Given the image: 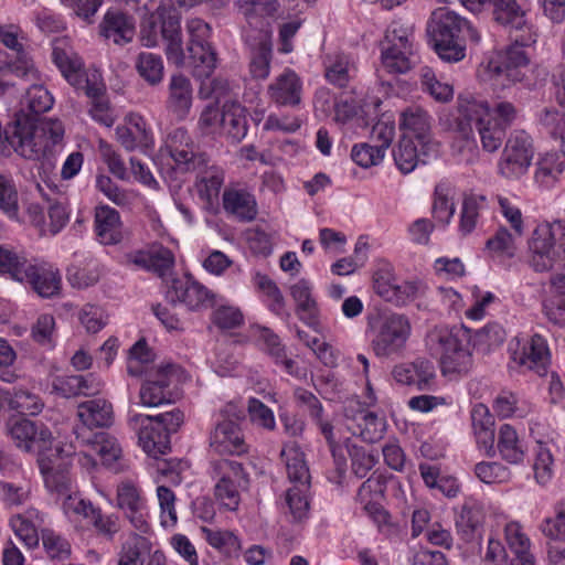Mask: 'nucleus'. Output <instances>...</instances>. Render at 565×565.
Here are the masks:
<instances>
[{
    "label": "nucleus",
    "mask_w": 565,
    "mask_h": 565,
    "mask_svg": "<svg viewBox=\"0 0 565 565\" xmlns=\"http://www.w3.org/2000/svg\"><path fill=\"white\" fill-rule=\"evenodd\" d=\"M64 126L57 119L36 121L23 109L7 126V141L15 153L28 160H43L54 167L55 156L63 148Z\"/></svg>",
    "instance_id": "1"
},
{
    "label": "nucleus",
    "mask_w": 565,
    "mask_h": 565,
    "mask_svg": "<svg viewBox=\"0 0 565 565\" xmlns=\"http://www.w3.org/2000/svg\"><path fill=\"white\" fill-rule=\"evenodd\" d=\"M471 330L460 326H435L425 335V348L439 361L444 375H467L473 366Z\"/></svg>",
    "instance_id": "2"
},
{
    "label": "nucleus",
    "mask_w": 565,
    "mask_h": 565,
    "mask_svg": "<svg viewBox=\"0 0 565 565\" xmlns=\"http://www.w3.org/2000/svg\"><path fill=\"white\" fill-rule=\"evenodd\" d=\"M427 33L436 53L446 62H458L465 57L466 35L473 43L480 41L478 31L466 19L447 8H438L433 12Z\"/></svg>",
    "instance_id": "3"
},
{
    "label": "nucleus",
    "mask_w": 565,
    "mask_h": 565,
    "mask_svg": "<svg viewBox=\"0 0 565 565\" xmlns=\"http://www.w3.org/2000/svg\"><path fill=\"white\" fill-rule=\"evenodd\" d=\"M457 131L467 141H475V130L478 132L482 148L488 152L497 151L505 138L503 127L495 126L490 119V106L483 99L459 97Z\"/></svg>",
    "instance_id": "4"
},
{
    "label": "nucleus",
    "mask_w": 565,
    "mask_h": 565,
    "mask_svg": "<svg viewBox=\"0 0 565 565\" xmlns=\"http://www.w3.org/2000/svg\"><path fill=\"white\" fill-rule=\"evenodd\" d=\"M188 41L185 65L193 68V75L209 78L217 65V53L211 43L212 29L200 18H192L185 25Z\"/></svg>",
    "instance_id": "5"
},
{
    "label": "nucleus",
    "mask_w": 565,
    "mask_h": 565,
    "mask_svg": "<svg viewBox=\"0 0 565 565\" xmlns=\"http://www.w3.org/2000/svg\"><path fill=\"white\" fill-rule=\"evenodd\" d=\"M373 338L371 349L381 359L401 355L411 337L409 319L402 313L390 312L381 315L372 326Z\"/></svg>",
    "instance_id": "6"
},
{
    "label": "nucleus",
    "mask_w": 565,
    "mask_h": 565,
    "mask_svg": "<svg viewBox=\"0 0 565 565\" xmlns=\"http://www.w3.org/2000/svg\"><path fill=\"white\" fill-rule=\"evenodd\" d=\"M245 418L243 407L226 404L218 413L210 434V447L220 455H243L247 452L239 422Z\"/></svg>",
    "instance_id": "7"
},
{
    "label": "nucleus",
    "mask_w": 565,
    "mask_h": 565,
    "mask_svg": "<svg viewBox=\"0 0 565 565\" xmlns=\"http://www.w3.org/2000/svg\"><path fill=\"white\" fill-rule=\"evenodd\" d=\"M63 41H55L52 50V60L65 79L77 90H83L92 100L105 97V85L98 73L88 76L84 71L82 58L67 50Z\"/></svg>",
    "instance_id": "8"
},
{
    "label": "nucleus",
    "mask_w": 565,
    "mask_h": 565,
    "mask_svg": "<svg viewBox=\"0 0 565 565\" xmlns=\"http://www.w3.org/2000/svg\"><path fill=\"white\" fill-rule=\"evenodd\" d=\"M415 64L414 46L407 29L391 25L381 41V66L377 68L379 77L382 73L404 74Z\"/></svg>",
    "instance_id": "9"
},
{
    "label": "nucleus",
    "mask_w": 565,
    "mask_h": 565,
    "mask_svg": "<svg viewBox=\"0 0 565 565\" xmlns=\"http://www.w3.org/2000/svg\"><path fill=\"white\" fill-rule=\"evenodd\" d=\"M514 43L500 55L497 62H490V71L498 79L510 83L522 82L529 67L530 58L524 47L536 42V35L526 31L514 36Z\"/></svg>",
    "instance_id": "10"
},
{
    "label": "nucleus",
    "mask_w": 565,
    "mask_h": 565,
    "mask_svg": "<svg viewBox=\"0 0 565 565\" xmlns=\"http://www.w3.org/2000/svg\"><path fill=\"white\" fill-rule=\"evenodd\" d=\"M534 156L533 141L524 130H516L507 140L499 172L507 179L518 180L524 175Z\"/></svg>",
    "instance_id": "11"
},
{
    "label": "nucleus",
    "mask_w": 565,
    "mask_h": 565,
    "mask_svg": "<svg viewBox=\"0 0 565 565\" xmlns=\"http://www.w3.org/2000/svg\"><path fill=\"white\" fill-rule=\"evenodd\" d=\"M166 298L173 305L183 303L190 310L211 308L216 302V295L188 274L171 280Z\"/></svg>",
    "instance_id": "12"
},
{
    "label": "nucleus",
    "mask_w": 565,
    "mask_h": 565,
    "mask_svg": "<svg viewBox=\"0 0 565 565\" xmlns=\"http://www.w3.org/2000/svg\"><path fill=\"white\" fill-rule=\"evenodd\" d=\"M213 472L218 478L214 488L216 499L227 509L236 510L239 504L238 487L246 481L242 463L221 459L213 462Z\"/></svg>",
    "instance_id": "13"
},
{
    "label": "nucleus",
    "mask_w": 565,
    "mask_h": 565,
    "mask_svg": "<svg viewBox=\"0 0 565 565\" xmlns=\"http://www.w3.org/2000/svg\"><path fill=\"white\" fill-rule=\"evenodd\" d=\"M164 150L178 168L184 172L195 171L209 162L206 154L199 150V147L183 128H177L168 134Z\"/></svg>",
    "instance_id": "14"
},
{
    "label": "nucleus",
    "mask_w": 565,
    "mask_h": 565,
    "mask_svg": "<svg viewBox=\"0 0 565 565\" xmlns=\"http://www.w3.org/2000/svg\"><path fill=\"white\" fill-rule=\"evenodd\" d=\"M8 430L15 446L25 452H42L52 441L51 430L40 420L15 419Z\"/></svg>",
    "instance_id": "15"
},
{
    "label": "nucleus",
    "mask_w": 565,
    "mask_h": 565,
    "mask_svg": "<svg viewBox=\"0 0 565 565\" xmlns=\"http://www.w3.org/2000/svg\"><path fill=\"white\" fill-rule=\"evenodd\" d=\"M431 116L419 106H409L402 114L399 127L403 135L415 138L423 148L424 156H437L438 143L431 140Z\"/></svg>",
    "instance_id": "16"
},
{
    "label": "nucleus",
    "mask_w": 565,
    "mask_h": 565,
    "mask_svg": "<svg viewBox=\"0 0 565 565\" xmlns=\"http://www.w3.org/2000/svg\"><path fill=\"white\" fill-rule=\"evenodd\" d=\"M21 32L18 25H2L0 26V41L11 50V53L6 52L7 66L10 67L12 74L21 78H36L38 70L34 66L29 53L24 50V45L19 41V33Z\"/></svg>",
    "instance_id": "17"
},
{
    "label": "nucleus",
    "mask_w": 565,
    "mask_h": 565,
    "mask_svg": "<svg viewBox=\"0 0 565 565\" xmlns=\"http://www.w3.org/2000/svg\"><path fill=\"white\" fill-rule=\"evenodd\" d=\"M128 424L137 433L139 444L148 455L157 458L170 449V436L151 415L134 414Z\"/></svg>",
    "instance_id": "18"
},
{
    "label": "nucleus",
    "mask_w": 565,
    "mask_h": 565,
    "mask_svg": "<svg viewBox=\"0 0 565 565\" xmlns=\"http://www.w3.org/2000/svg\"><path fill=\"white\" fill-rule=\"evenodd\" d=\"M344 416L348 429L365 443H376L383 437L386 428L385 419L362 407L359 403L345 406Z\"/></svg>",
    "instance_id": "19"
},
{
    "label": "nucleus",
    "mask_w": 565,
    "mask_h": 565,
    "mask_svg": "<svg viewBox=\"0 0 565 565\" xmlns=\"http://www.w3.org/2000/svg\"><path fill=\"white\" fill-rule=\"evenodd\" d=\"M56 459L40 460V469L44 477L45 487L52 493H56L64 499L72 493V480L68 473L71 466V452L56 448Z\"/></svg>",
    "instance_id": "20"
},
{
    "label": "nucleus",
    "mask_w": 565,
    "mask_h": 565,
    "mask_svg": "<svg viewBox=\"0 0 565 565\" xmlns=\"http://www.w3.org/2000/svg\"><path fill=\"white\" fill-rule=\"evenodd\" d=\"M512 359L521 367L533 371L539 376L546 375L551 363L546 340L540 334L532 335L513 352Z\"/></svg>",
    "instance_id": "21"
},
{
    "label": "nucleus",
    "mask_w": 565,
    "mask_h": 565,
    "mask_svg": "<svg viewBox=\"0 0 565 565\" xmlns=\"http://www.w3.org/2000/svg\"><path fill=\"white\" fill-rule=\"evenodd\" d=\"M245 42L249 46V72L255 79H265L270 72L273 56L271 40L267 31L255 29L246 33Z\"/></svg>",
    "instance_id": "22"
},
{
    "label": "nucleus",
    "mask_w": 565,
    "mask_h": 565,
    "mask_svg": "<svg viewBox=\"0 0 565 565\" xmlns=\"http://www.w3.org/2000/svg\"><path fill=\"white\" fill-rule=\"evenodd\" d=\"M100 35L116 45L130 43L135 35V19L117 9L108 10L99 25Z\"/></svg>",
    "instance_id": "23"
},
{
    "label": "nucleus",
    "mask_w": 565,
    "mask_h": 565,
    "mask_svg": "<svg viewBox=\"0 0 565 565\" xmlns=\"http://www.w3.org/2000/svg\"><path fill=\"white\" fill-rule=\"evenodd\" d=\"M252 334L277 365H281L289 375L298 374L296 361L287 356L286 347L271 329L263 326H253Z\"/></svg>",
    "instance_id": "24"
},
{
    "label": "nucleus",
    "mask_w": 565,
    "mask_h": 565,
    "mask_svg": "<svg viewBox=\"0 0 565 565\" xmlns=\"http://www.w3.org/2000/svg\"><path fill=\"white\" fill-rule=\"evenodd\" d=\"M161 39L167 42L166 54L175 65H185V52L182 47L179 14L161 8Z\"/></svg>",
    "instance_id": "25"
},
{
    "label": "nucleus",
    "mask_w": 565,
    "mask_h": 565,
    "mask_svg": "<svg viewBox=\"0 0 565 565\" xmlns=\"http://www.w3.org/2000/svg\"><path fill=\"white\" fill-rule=\"evenodd\" d=\"M95 233L104 245H117L122 242V223L117 210L100 205L95 209Z\"/></svg>",
    "instance_id": "26"
},
{
    "label": "nucleus",
    "mask_w": 565,
    "mask_h": 565,
    "mask_svg": "<svg viewBox=\"0 0 565 565\" xmlns=\"http://www.w3.org/2000/svg\"><path fill=\"white\" fill-rule=\"evenodd\" d=\"M302 84L298 75L291 70H285L268 86L269 98L280 106H296L301 100Z\"/></svg>",
    "instance_id": "27"
},
{
    "label": "nucleus",
    "mask_w": 565,
    "mask_h": 565,
    "mask_svg": "<svg viewBox=\"0 0 565 565\" xmlns=\"http://www.w3.org/2000/svg\"><path fill=\"white\" fill-rule=\"evenodd\" d=\"M172 365H167L156 372L153 379L147 380L140 388V402L143 406L154 407L171 402L169 391Z\"/></svg>",
    "instance_id": "28"
},
{
    "label": "nucleus",
    "mask_w": 565,
    "mask_h": 565,
    "mask_svg": "<svg viewBox=\"0 0 565 565\" xmlns=\"http://www.w3.org/2000/svg\"><path fill=\"white\" fill-rule=\"evenodd\" d=\"M493 20L510 31L526 33L532 32L526 21V13L516 0H492Z\"/></svg>",
    "instance_id": "29"
},
{
    "label": "nucleus",
    "mask_w": 565,
    "mask_h": 565,
    "mask_svg": "<svg viewBox=\"0 0 565 565\" xmlns=\"http://www.w3.org/2000/svg\"><path fill=\"white\" fill-rule=\"evenodd\" d=\"M20 281L31 284L34 291L44 298L56 295L61 288L58 270H54L52 267L32 265L30 263L25 266Z\"/></svg>",
    "instance_id": "30"
},
{
    "label": "nucleus",
    "mask_w": 565,
    "mask_h": 565,
    "mask_svg": "<svg viewBox=\"0 0 565 565\" xmlns=\"http://www.w3.org/2000/svg\"><path fill=\"white\" fill-rule=\"evenodd\" d=\"M167 109L177 118L184 119L192 106V85L183 74H173L170 78Z\"/></svg>",
    "instance_id": "31"
},
{
    "label": "nucleus",
    "mask_w": 565,
    "mask_h": 565,
    "mask_svg": "<svg viewBox=\"0 0 565 565\" xmlns=\"http://www.w3.org/2000/svg\"><path fill=\"white\" fill-rule=\"evenodd\" d=\"M8 408L21 414L36 415L43 404L38 395L23 387L0 388V409Z\"/></svg>",
    "instance_id": "32"
},
{
    "label": "nucleus",
    "mask_w": 565,
    "mask_h": 565,
    "mask_svg": "<svg viewBox=\"0 0 565 565\" xmlns=\"http://www.w3.org/2000/svg\"><path fill=\"white\" fill-rule=\"evenodd\" d=\"M497 450L504 461L512 465L522 463L526 454L524 441L519 437L516 429L510 424H503L499 427Z\"/></svg>",
    "instance_id": "33"
},
{
    "label": "nucleus",
    "mask_w": 565,
    "mask_h": 565,
    "mask_svg": "<svg viewBox=\"0 0 565 565\" xmlns=\"http://www.w3.org/2000/svg\"><path fill=\"white\" fill-rule=\"evenodd\" d=\"M116 135L120 145L128 151H134L138 148L146 149L152 143L151 134L140 116H131L128 125L118 126Z\"/></svg>",
    "instance_id": "34"
},
{
    "label": "nucleus",
    "mask_w": 565,
    "mask_h": 565,
    "mask_svg": "<svg viewBox=\"0 0 565 565\" xmlns=\"http://www.w3.org/2000/svg\"><path fill=\"white\" fill-rule=\"evenodd\" d=\"M77 416L88 428L108 427L113 424V405L103 398L83 402L77 407Z\"/></svg>",
    "instance_id": "35"
},
{
    "label": "nucleus",
    "mask_w": 565,
    "mask_h": 565,
    "mask_svg": "<svg viewBox=\"0 0 565 565\" xmlns=\"http://www.w3.org/2000/svg\"><path fill=\"white\" fill-rule=\"evenodd\" d=\"M223 206L227 213L242 222H250L257 215L255 196L245 190H225Z\"/></svg>",
    "instance_id": "36"
},
{
    "label": "nucleus",
    "mask_w": 565,
    "mask_h": 565,
    "mask_svg": "<svg viewBox=\"0 0 565 565\" xmlns=\"http://www.w3.org/2000/svg\"><path fill=\"white\" fill-rule=\"evenodd\" d=\"M247 127L245 108L236 102L225 103L221 134L234 142H239L246 136Z\"/></svg>",
    "instance_id": "37"
},
{
    "label": "nucleus",
    "mask_w": 565,
    "mask_h": 565,
    "mask_svg": "<svg viewBox=\"0 0 565 565\" xmlns=\"http://www.w3.org/2000/svg\"><path fill=\"white\" fill-rule=\"evenodd\" d=\"M285 458L288 478L296 486H309L310 473L305 461V454L296 441L288 443L281 450Z\"/></svg>",
    "instance_id": "38"
},
{
    "label": "nucleus",
    "mask_w": 565,
    "mask_h": 565,
    "mask_svg": "<svg viewBox=\"0 0 565 565\" xmlns=\"http://www.w3.org/2000/svg\"><path fill=\"white\" fill-rule=\"evenodd\" d=\"M565 221L557 220L550 225L540 226L534 230L529 247L532 253L551 254L553 246L562 242L564 236Z\"/></svg>",
    "instance_id": "39"
},
{
    "label": "nucleus",
    "mask_w": 565,
    "mask_h": 565,
    "mask_svg": "<svg viewBox=\"0 0 565 565\" xmlns=\"http://www.w3.org/2000/svg\"><path fill=\"white\" fill-rule=\"evenodd\" d=\"M393 156L396 167L404 174L414 171L419 162L426 164L430 157L424 156L423 149L419 152L414 140L407 135H403L399 139L397 147L393 150Z\"/></svg>",
    "instance_id": "40"
},
{
    "label": "nucleus",
    "mask_w": 565,
    "mask_h": 565,
    "mask_svg": "<svg viewBox=\"0 0 565 565\" xmlns=\"http://www.w3.org/2000/svg\"><path fill=\"white\" fill-rule=\"evenodd\" d=\"M40 540L47 559L52 563H64L71 558L72 545L62 534L51 529H42Z\"/></svg>",
    "instance_id": "41"
},
{
    "label": "nucleus",
    "mask_w": 565,
    "mask_h": 565,
    "mask_svg": "<svg viewBox=\"0 0 565 565\" xmlns=\"http://www.w3.org/2000/svg\"><path fill=\"white\" fill-rule=\"evenodd\" d=\"M241 13L250 26L263 24L265 18L274 17L279 9L278 0H238Z\"/></svg>",
    "instance_id": "42"
},
{
    "label": "nucleus",
    "mask_w": 565,
    "mask_h": 565,
    "mask_svg": "<svg viewBox=\"0 0 565 565\" xmlns=\"http://www.w3.org/2000/svg\"><path fill=\"white\" fill-rule=\"evenodd\" d=\"M53 104V96L44 86L32 85L21 102V109L25 111V115L33 117L34 120L41 121L40 115L50 110Z\"/></svg>",
    "instance_id": "43"
},
{
    "label": "nucleus",
    "mask_w": 565,
    "mask_h": 565,
    "mask_svg": "<svg viewBox=\"0 0 565 565\" xmlns=\"http://www.w3.org/2000/svg\"><path fill=\"white\" fill-rule=\"evenodd\" d=\"M138 75L150 86L160 84L164 75V64L161 55L152 52H140L135 62Z\"/></svg>",
    "instance_id": "44"
},
{
    "label": "nucleus",
    "mask_w": 565,
    "mask_h": 565,
    "mask_svg": "<svg viewBox=\"0 0 565 565\" xmlns=\"http://www.w3.org/2000/svg\"><path fill=\"white\" fill-rule=\"evenodd\" d=\"M195 171L199 172L195 184L200 198L207 201L217 198L224 182L223 170L215 166L209 167L206 162L205 166Z\"/></svg>",
    "instance_id": "45"
},
{
    "label": "nucleus",
    "mask_w": 565,
    "mask_h": 565,
    "mask_svg": "<svg viewBox=\"0 0 565 565\" xmlns=\"http://www.w3.org/2000/svg\"><path fill=\"white\" fill-rule=\"evenodd\" d=\"M83 441L90 446L92 451L100 457L104 465L117 470L114 465L121 456V448L115 437L107 433H97L93 438L83 439Z\"/></svg>",
    "instance_id": "46"
},
{
    "label": "nucleus",
    "mask_w": 565,
    "mask_h": 565,
    "mask_svg": "<svg viewBox=\"0 0 565 565\" xmlns=\"http://www.w3.org/2000/svg\"><path fill=\"white\" fill-rule=\"evenodd\" d=\"M290 294L297 303L296 312L299 318L307 323H311L316 319L317 302L312 298L309 281L300 279L291 286Z\"/></svg>",
    "instance_id": "47"
},
{
    "label": "nucleus",
    "mask_w": 565,
    "mask_h": 565,
    "mask_svg": "<svg viewBox=\"0 0 565 565\" xmlns=\"http://www.w3.org/2000/svg\"><path fill=\"white\" fill-rule=\"evenodd\" d=\"M0 211L11 220L19 216V192L10 172L0 170Z\"/></svg>",
    "instance_id": "48"
},
{
    "label": "nucleus",
    "mask_w": 565,
    "mask_h": 565,
    "mask_svg": "<svg viewBox=\"0 0 565 565\" xmlns=\"http://www.w3.org/2000/svg\"><path fill=\"white\" fill-rule=\"evenodd\" d=\"M564 163L557 153H546L536 162L535 182L544 188L552 186L564 171Z\"/></svg>",
    "instance_id": "49"
},
{
    "label": "nucleus",
    "mask_w": 565,
    "mask_h": 565,
    "mask_svg": "<svg viewBox=\"0 0 565 565\" xmlns=\"http://www.w3.org/2000/svg\"><path fill=\"white\" fill-rule=\"evenodd\" d=\"M504 339V329L499 323L491 322L475 332L471 340V348L488 353L500 347Z\"/></svg>",
    "instance_id": "50"
},
{
    "label": "nucleus",
    "mask_w": 565,
    "mask_h": 565,
    "mask_svg": "<svg viewBox=\"0 0 565 565\" xmlns=\"http://www.w3.org/2000/svg\"><path fill=\"white\" fill-rule=\"evenodd\" d=\"M486 206V198L483 195L470 194L465 196L460 213L459 231L463 234H470L476 225L480 211Z\"/></svg>",
    "instance_id": "51"
},
{
    "label": "nucleus",
    "mask_w": 565,
    "mask_h": 565,
    "mask_svg": "<svg viewBox=\"0 0 565 565\" xmlns=\"http://www.w3.org/2000/svg\"><path fill=\"white\" fill-rule=\"evenodd\" d=\"M451 188L447 183H439L435 188L433 216L443 224H449L455 214V204L450 199Z\"/></svg>",
    "instance_id": "52"
},
{
    "label": "nucleus",
    "mask_w": 565,
    "mask_h": 565,
    "mask_svg": "<svg viewBox=\"0 0 565 565\" xmlns=\"http://www.w3.org/2000/svg\"><path fill=\"white\" fill-rule=\"evenodd\" d=\"M309 486H294L286 492V504L294 522H302L309 515L307 491Z\"/></svg>",
    "instance_id": "53"
},
{
    "label": "nucleus",
    "mask_w": 565,
    "mask_h": 565,
    "mask_svg": "<svg viewBox=\"0 0 565 565\" xmlns=\"http://www.w3.org/2000/svg\"><path fill=\"white\" fill-rule=\"evenodd\" d=\"M480 524V513L475 507L463 504L456 518V529L465 542L473 539L475 532Z\"/></svg>",
    "instance_id": "54"
},
{
    "label": "nucleus",
    "mask_w": 565,
    "mask_h": 565,
    "mask_svg": "<svg viewBox=\"0 0 565 565\" xmlns=\"http://www.w3.org/2000/svg\"><path fill=\"white\" fill-rule=\"evenodd\" d=\"M152 361V353L143 339L137 341L129 350L127 372L131 376H141L146 365Z\"/></svg>",
    "instance_id": "55"
},
{
    "label": "nucleus",
    "mask_w": 565,
    "mask_h": 565,
    "mask_svg": "<svg viewBox=\"0 0 565 565\" xmlns=\"http://www.w3.org/2000/svg\"><path fill=\"white\" fill-rule=\"evenodd\" d=\"M422 85L424 90L429 93V95L439 103H447L454 96L452 86L439 82L428 67L422 70Z\"/></svg>",
    "instance_id": "56"
},
{
    "label": "nucleus",
    "mask_w": 565,
    "mask_h": 565,
    "mask_svg": "<svg viewBox=\"0 0 565 565\" xmlns=\"http://www.w3.org/2000/svg\"><path fill=\"white\" fill-rule=\"evenodd\" d=\"M351 71L349 57L345 55H337L329 65L326 66V78L329 83L338 86L345 87L351 78Z\"/></svg>",
    "instance_id": "57"
},
{
    "label": "nucleus",
    "mask_w": 565,
    "mask_h": 565,
    "mask_svg": "<svg viewBox=\"0 0 565 565\" xmlns=\"http://www.w3.org/2000/svg\"><path fill=\"white\" fill-rule=\"evenodd\" d=\"M520 237L515 235L514 231L511 233L505 227H500L494 236L487 241V247L511 258L515 255V241Z\"/></svg>",
    "instance_id": "58"
},
{
    "label": "nucleus",
    "mask_w": 565,
    "mask_h": 565,
    "mask_svg": "<svg viewBox=\"0 0 565 565\" xmlns=\"http://www.w3.org/2000/svg\"><path fill=\"white\" fill-rule=\"evenodd\" d=\"M0 490L3 501L12 505H21L26 501L30 493V488L26 481H10L1 480Z\"/></svg>",
    "instance_id": "59"
},
{
    "label": "nucleus",
    "mask_w": 565,
    "mask_h": 565,
    "mask_svg": "<svg viewBox=\"0 0 565 565\" xmlns=\"http://www.w3.org/2000/svg\"><path fill=\"white\" fill-rule=\"evenodd\" d=\"M161 38V7L149 14L140 25V40L147 47L156 46Z\"/></svg>",
    "instance_id": "60"
},
{
    "label": "nucleus",
    "mask_w": 565,
    "mask_h": 565,
    "mask_svg": "<svg viewBox=\"0 0 565 565\" xmlns=\"http://www.w3.org/2000/svg\"><path fill=\"white\" fill-rule=\"evenodd\" d=\"M223 121V107L217 104L206 105L199 119V128L203 135L221 134Z\"/></svg>",
    "instance_id": "61"
},
{
    "label": "nucleus",
    "mask_w": 565,
    "mask_h": 565,
    "mask_svg": "<svg viewBox=\"0 0 565 565\" xmlns=\"http://www.w3.org/2000/svg\"><path fill=\"white\" fill-rule=\"evenodd\" d=\"M96 533L105 537L107 541H113L115 535L120 531V519L116 514H104L98 508L95 515L90 520Z\"/></svg>",
    "instance_id": "62"
},
{
    "label": "nucleus",
    "mask_w": 565,
    "mask_h": 565,
    "mask_svg": "<svg viewBox=\"0 0 565 565\" xmlns=\"http://www.w3.org/2000/svg\"><path fill=\"white\" fill-rule=\"evenodd\" d=\"M212 321L218 329L231 330L241 327L244 318L238 308L221 306L213 311Z\"/></svg>",
    "instance_id": "63"
},
{
    "label": "nucleus",
    "mask_w": 565,
    "mask_h": 565,
    "mask_svg": "<svg viewBox=\"0 0 565 565\" xmlns=\"http://www.w3.org/2000/svg\"><path fill=\"white\" fill-rule=\"evenodd\" d=\"M542 533L553 540H565V502L555 505V516L541 524Z\"/></svg>",
    "instance_id": "64"
}]
</instances>
